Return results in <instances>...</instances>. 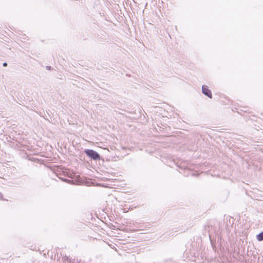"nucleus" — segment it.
Returning <instances> with one entry per match:
<instances>
[{
	"label": "nucleus",
	"mask_w": 263,
	"mask_h": 263,
	"mask_svg": "<svg viewBox=\"0 0 263 263\" xmlns=\"http://www.w3.org/2000/svg\"><path fill=\"white\" fill-rule=\"evenodd\" d=\"M85 153L88 156L94 160H100V159L99 154L92 149H85Z\"/></svg>",
	"instance_id": "obj_1"
},
{
	"label": "nucleus",
	"mask_w": 263,
	"mask_h": 263,
	"mask_svg": "<svg viewBox=\"0 0 263 263\" xmlns=\"http://www.w3.org/2000/svg\"><path fill=\"white\" fill-rule=\"evenodd\" d=\"M202 93L208 97L209 98H212V94L211 91L209 89L206 85H203L202 86Z\"/></svg>",
	"instance_id": "obj_2"
},
{
	"label": "nucleus",
	"mask_w": 263,
	"mask_h": 263,
	"mask_svg": "<svg viewBox=\"0 0 263 263\" xmlns=\"http://www.w3.org/2000/svg\"><path fill=\"white\" fill-rule=\"evenodd\" d=\"M257 239L258 241H262L263 240V232L260 233L259 234H258L256 236Z\"/></svg>",
	"instance_id": "obj_3"
},
{
	"label": "nucleus",
	"mask_w": 263,
	"mask_h": 263,
	"mask_svg": "<svg viewBox=\"0 0 263 263\" xmlns=\"http://www.w3.org/2000/svg\"><path fill=\"white\" fill-rule=\"evenodd\" d=\"M63 180H64V181H65V182H70V180H67V179H64Z\"/></svg>",
	"instance_id": "obj_4"
},
{
	"label": "nucleus",
	"mask_w": 263,
	"mask_h": 263,
	"mask_svg": "<svg viewBox=\"0 0 263 263\" xmlns=\"http://www.w3.org/2000/svg\"><path fill=\"white\" fill-rule=\"evenodd\" d=\"M3 198V195L0 192V199H2Z\"/></svg>",
	"instance_id": "obj_5"
},
{
	"label": "nucleus",
	"mask_w": 263,
	"mask_h": 263,
	"mask_svg": "<svg viewBox=\"0 0 263 263\" xmlns=\"http://www.w3.org/2000/svg\"><path fill=\"white\" fill-rule=\"evenodd\" d=\"M7 65V63H3V66L5 67V66H6Z\"/></svg>",
	"instance_id": "obj_6"
},
{
	"label": "nucleus",
	"mask_w": 263,
	"mask_h": 263,
	"mask_svg": "<svg viewBox=\"0 0 263 263\" xmlns=\"http://www.w3.org/2000/svg\"><path fill=\"white\" fill-rule=\"evenodd\" d=\"M47 68L50 69V66H47Z\"/></svg>",
	"instance_id": "obj_7"
}]
</instances>
